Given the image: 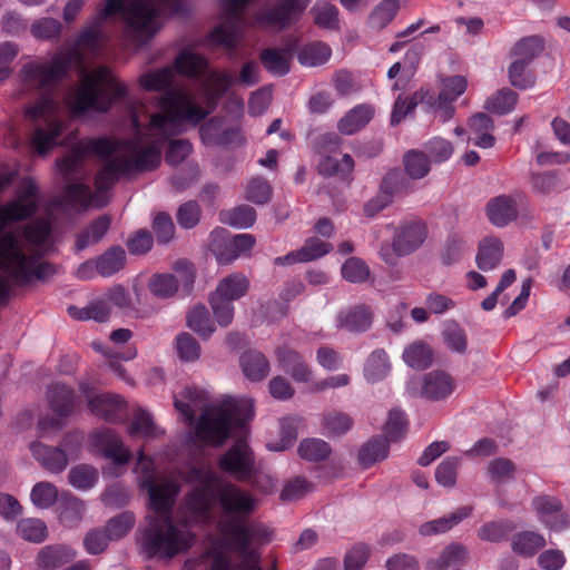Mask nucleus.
Returning a JSON list of instances; mask_svg holds the SVG:
<instances>
[{"label": "nucleus", "mask_w": 570, "mask_h": 570, "mask_svg": "<svg viewBox=\"0 0 570 570\" xmlns=\"http://www.w3.org/2000/svg\"><path fill=\"white\" fill-rule=\"evenodd\" d=\"M176 66H167L156 71L140 76V86L150 91L165 92L157 98L156 107L160 112L149 114L148 126L142 130L140 111L146 107L140 105L132 109L131 124L136 131L134 138L111 139L91 138L77 141L69 154L57 161L60 173L66 179L79 171L86 155H97L106 163L96 176V193L82 183L69 184L63 199L70 206L86 208L90 205L102 207L107 204L106 191L122 176L129 177L135 173L149 171L160 164V146L169 137L180 132L183 124L198 125L209 114L197 105L193 97L183 89H168L174 81Z\"/></svg>", "instance_id": "obj_1"}, {"label": "nucleus", "mask_w": 570, "mask_h": 570, "mask_svg": "<svg viewBox=\"0 0 570 570\" xmlns=\"http://www.w3.org/2000/svg\"><path fill=\"white\" fill-rule=\"evenodd\" d=\"M161 1L156 0H107L105 7L79 32L76 48L56 53L48 62H30L21 69V81L26 90L42 94L35 106L27 110L36 122L31 139L35 150L43 155L56 145L62 132L61 111L58 102L48 95L68 76L73 66L81 67L80 48L96 49L107 37L106 28L111 16L120 11L126 23V33L136 42L151 39L159 30L158 13Z\"/></svg>", "instance_id": "obj_2"}, {"label": "nucleus", "mask_w": 570, "mask_h": 570, "mask_svg": "<svg viewBox=\"0 0 570 570\" xmlns=\"http://www.w3.org/2000/svg\"><path fill=\"white\" fill-rule=\"evenodd\" d=\"M39 203V191L36 183L23 179L16 190L12 202L0 206V268L14 281L26 283L31 278L45 279L55 273L52 265L38 263L33 254H28L24 240L40 247L50 235V223L46 218L32 220L23 228L20 236L6 229L10 222L24 220L31 217Z\"/></svg>", "instance_id": "obj_3"}, {"label": "nucleus", "mask_w": 570, "mask_h": 570, "mask_svg": "<svg viewBox=\"0 0 570 570\" xmlns=\"http://www.w3.org/2000/svg\"><path fill=\"white\" fill-rule=\"evenodd\" d=\"M137 470L144 479L140 487L149 494L151 513L146 518L147 525L141 531L140 546L147 558L169 561L177 554L186 552L195 541V535L173 522V507L178 487L173 481L156 483L153 478V461L138 452Z\"/></svg>", "instance_id": "obj_4"}, {"label": "nucleus", "mask_w": 570, "mask_h": 570, "mask_svg": "<svg viewBox=\"0 0 570 570\" xmlns=\"http://www.w3.org/2000/svg\"><path fill=\"white\" fill-rule=\"evenodd\" d=\"M224 517L219 522L224 544L237 553L240 560L232 562L224 552L213 556L209 570H263L261 554L253 548L272 540L273 531L259 521L250 520L257 500L237 488L229 485L220 495Z\"/></svg>", "instance_id": "obj_5"}, {"label": "nucleus", "mask_w": 570, "mask_h": 570, "mask_svg": "<svg viewBox=\"0 0 570 570\" xmlns=\"http://www.w3.org/2000/svg\"><path fill=\"white\" fill-rule=\"evenodd\" d=\"M207 392L195 386H186L179 396L175 397V407L185 421L191 424L196 412L202 415L196 424V435L199 440L213 445L223 444L233 426H243L254 415V404L250 399L227 396L218 405L209 406Z\"/></svg>", "instance_id": "obj_6"}, {"label": "nucleus", "mask_w": 570, "mask_h": 570, "mask_svg": "<svg viewBox=\"0 0 570 570\" xmlns=\"http://www.w3.org/2000/svg\"><path fill=\"white\" fill-rule=\"evenodd\" d=\"M127 87L119 82L107 67H98L88 73L81 69L80 83L70 89L66 102L73 114L87 110L107 111L112 101L125 97Z\"/></svg>", "instance_id": "obj_7"}, {"label": "nucleus", "mask_w": 570, "mask_h": 570, "mask_svg": "<svg viewBox=\"0 0 570 570\" xmlns=\"http://www.w3.org/2000/svg\"><path fill=\"white\" fill-rule=\"evenodd\" d=\"M250 0H220L222 21L208 33V42L234 51L244 36L248 22L244 9Z\"/></svg>", "instance_id": "obj_8"}, {"label": "nucleus", "mask_w": 570, "mask_h": 570, "mask_svg": "<svg viewBox=\"0 0 570 570\" xmlns=\"http://www.w3.org/2000/svg\"><path fill=\"white\" fill-rule=\"evenodd\" d=\"M179 73L190 78L204 76L203 85L212 97H219L234 83L235 78L227 72L208 70L207 59L191 50L181 51L175 59Z\"/></svg>", "instance_id": "obj_9"}, {"label": "nucleus", "mask_w": 570, "mask_h": 570, "mask_svg": "<svg viewBox=\"0 0 570 570\" xmlns=\"http://www.w3.org/2000/svg\"><path fill=\"white\" fill-rule=\"evenodd\" d=\"M193 473L195 474L196 480L198 481V484L191 490L187 498V508L188 510L194 514L196 519L207 520L210 515L212 505L214 502L215 495H217L218 503L222 510L220 517L218 522L223 519L225 512L220 503V495L222 492L229 485H233L242 491L240 488L233 483H226L222 487H219L216 490L217 484V475L214 471L209 469H197L194 470ZM244 492V490H243ZM246 493V491H245ZM247 494L252 495L249 492ZM217 527H219V523H217ZM220 530V528H218ZM220 537H223L222 531H219ZM224 540V538H222Z\"/></svg>", "instance_id": "obj_10"}, {"label": "nucleus", "mask_w": 570, "mask_h": 570, "mask_svg": "<svg viewBox=\"0 0 570 570\" xmlns=\"http://www.w3.org/2000/svg\"><path fill=\"white\" fill-rule=\"evenodd\" d=\"M428 237L426 225L420 220L401 223L394 230L391 243L381 245L380 257L390 265L395 266L401 257L407 256L417 250Z\"/></svg>", "instance_id": "obj_11"}, {"label": "nucleus", "mask_w": 570, "mask_h": 570, "mask_svg": "<svg viewBox=\"0 0 570 570\" xmlns=\"http://www.w3.org/2000/svg\"><path fill=\"white\" fill-rule=\"evenodd\" d=\"M62 448L48 446L35 441L29 449L33 458L48 471L52 473L62 472L68 465V454L77 453L80 449V436L76 433L67 434L62 441Z\"/></svg>", "instance_id": "obj_12"}, {"label": "nucleus", "mask_w": 570, "mask_h": 570, "mask_svg": "<svg viewBox=\"0 0 570 570\" xmlns=\"http://www.w3.org/2000/svg\"><path fill=\"white\" fill-rule=\"evenodd\" d=\"M455 387V380L449 373L434 370L424 374L420 382L411 381L407 392L431 402H439L448 399Z\"/></svg>", "instance_id": "obj_13"}, {"label": "nucleus", "mask_w": 570, "mask_h": 570, "mask_svg": "<svg viewBox=\"0 0 570 570\" xmlns=\"http://www.w3.org/2000/svg\"><path fill=\"white\" fill-rule=\"evenodd\" d=\"M218 466L237 481H247L255 472L254 453L245 441L238 440L220 456Z\"/></svg>", "instance_id": "obj_14"}, {"label": "nucleus", "mask_w": 570, "mask_h": 570, "mask_svg": "<svg viewBox=\"0 0 570 570\" xmlns=\"http://www.w3.org/2000/svg\"><path fill=\"white\" fill-rule=\"evenodd\" d=\"M307 7L305 0H281L256 14L252 26H275L284 29L298 20Z\"/></svg>", "instance_id": "obj_15"}, {"label": "nucleus", "mask_w": 570, "mask_h": 570, "mask_svg": "<svg viewBox=\"0 0 570 570\" xmlns=\"http://www.w3.org/2000/svg\"><path fill=\"white\" fill-rule=\"evenodd\" d=\"M200 139L206 146H239L244 142V136L239 128H224L219 117H213L199 128Z\"/></svg>", "instance_id": "obj_16"}, {"label": "nucleus", "mask_w": 570, "mask_h": 570, "mask_svg": "<svg viewBox=\"0 0 570 570\" xmlns=\"http://www.w3.org/2000/svg\"><path fill=\"white\" fill-rule=\"evenodd\" d=\"M532 507L539 518L548 528L562 530L569 525L562 503L556 497L539 495L533 499Z\"/></svg>", "instance_id": "obj_17"}, {"label": "nucleus", "mask_w": 570, "mask_h": 570, "mask_svg": "<svg viewBox=\"0 0 570 570\" xmlns=\"http://www.w3.org/2000/svg\"><path fill=\"white\" fill-rule=\"evenodd\" d=\"M91 440L107 459L117 464L126 463L130 452L124 446L118 435L110 429L98 430L91 434Z\"/></svg>", "instance_id": "obj_18"}, {"label": "nucleus", "mask_w": 570, "mask_h": 570, "mask_svg": "<svg viewBox=\"0 0 570 570\" xmlns=\"http://www.w3.org/2000/svg\"><path fill=\"white\" fill-rule=\"evenodd\" d=\"M256 239L250 234H238L226 239L222 245H215L214 253L220 264H230L239 256L252 250Z\"/></svg>", "instance_id": "obj_19"}, {"label": "nucleus", "mask_w": 570, "mask_h": 570, "mask_svg": "<svg viewBox=\"0 0 570 570\" xmlns=\"http://www.w3.org/2000/svg\"><path fill=\"white\" fill-rule=\"evenodd\" d=\"M485 212L490 223L497 227H504L518 217L515 200L507 195L490 199Z\"/></svg>", "instance_id": "obj_20"}, {"label": "nucleus", "mask_w": 570, "mask_h": 570, "mask_svg": "<svg viewBox=\"0 0 570 570\" xmlns=\"http://www.w3.org/2000/svg\"><path fill=\"white\" fill-rule=\"evenodd\" d=\"M372 312L365 305H356L341 311L336 316V326L348 332L361 333L370 328Z\"/></svg>", "instance_id": "obj_21"}, {"label": "nucleus", "mask_w": 570, "mask_h": 570, "mask_svg": "<svg viewBox=\"0 0 570 570\" xmlns=\"http://www.w3.org/2000/svg\"><path fill=\"white\" fill-rule=\"evenodd\" d=\"M88 406L92 414L106 421L116 422L119 419V412L124 409V402L119 395L99 394L88 401Z\"/></svg>", "instance_id": "obj_22"}, {"label": "nucleus", "mask_w": 570, "mask_h": 570, "mask_svg": "<svg viewBox=\"0 0 570 570\" xmlns=\"http://www.w3.org/2000/svg\"><path fill=\"white\" fill-rule=\"evenodd\" d=\"M239 363L244 375L250 381L259 382L269 373V362L259 351L248 350L244 352Z\"/></svg>", "instance_id": "obj_23"}, {"label": "nucleus", "mask_w": 570, "mask_h": 570, "mask_svg": "<svg viewBox=\"0 0 570 570\" xmlns=\"http://www.w3.org/2000/svg\"><path fill=\"white\" fill-rule=\"evenodd\" d=\"M469 558L468 549L460 543L446 546L438 558L426 563V570H446L448 568L462 566Z\"/></svg>", "instance_id": "obj_24"}, {"label": "nucleus", "mask_w": 570, "mask_h": 570, "mask_svg": "<svg viewBox=\"0 0 570 570\" xmlns=\"http://www.w3.org/2000/svg\"><path fill=\"white\" fill-rule=\"evenodd\" d=\"M389 441L382 436L367 440L358 450L357 462L363 469H368L389 455Z\"/></svg>", "instance_id": "obj_25"}, {"label": "nucleus", "mask_w": 570, "mask_h": 570, "mask_svg": "<svg viewBox=\"0 0 570 570\" xmlns=\"http://www.w3.org/2000/svg\"><path fill=\"white\" fill-rule=\"evenodd\" d=\"M503 257V244L497 237H487L479 245L478 267L484 272L494 269Z\"/></svg>", "instance_id": "obj_26"}, {"label": "nucleus", "mask_w": 570, "mask_h": 570, "mask_svg": "<svg viewBox=\"0 0 570 570\" xmlns=\"http://www.w3.org/2000/svg\"><path fill=\"white\" fill-rule=\"evenodd\" d=\"M471 512L472 508L462 507L458 509L455 512H452L448 517L439 518L423 523L420 527L419 532L423 537L444 533L451 530L458 523H460L463 519L468 518L471 514Z\"/></svg>", "instance_id": "obj_27"}, {"label": "nucleus", "mask_w": 570, "mask_h": 570, "mask_svg": "<svg viewBox=\"0 0 570 570\" xmlns=\"http://www.w3.org/2000/svg\"><path fill=\"white\" fill-rule=\"evenodd\" d=\"M248 278L240 273H234L219 281L212 295L233 302L243 297L248 292Z\"/></svg>", "instance_id": "obj_28"}, {"label": "nucleus", "mask_w": 570, "mask_h": 570, "mask_svg": "<svg viewBox=\"0 0 570 570\" xmlns=\"http://www.w3.org/2000/svg\"><path fill=\"white\" fill-rule=\"evenodd\" d=\"M493 128L492 118L484 112H478L469 119V129L476 136L473 140L480 148H492L494 146L495 138L491 134Z\"/></svg>", "instance_id": "obj_29"}, {"label": "nucleus", "mask_w": 570, "mask_h": 570, "mask_svg": "<svg viewBox=\"0 0 570 570\" xmlns=\"http://www.w3.org/2000/svg\"><path fill=\"white\" fill-rule=\"evenodd\" d=\"M48 400L51 410L60 417H65L72 411L75 393L69 386L57 383L49 386Z\"/></svg>", "instance_id": "obj_30"}, {"label": "nucleus", "mask_w": 570, "mask_h": 570, "mask_svg": "<svg viewBox=\"0 0 570 570\" xmlns=\"http://www.w3.org/2000/svg\"><path fill=\"white\" fill-rule=\"evenodd\" d=\"M75 556V551L66 546H47L39 551L37 562L43 569H56L70 562Z\"/></svg>", "instance_id": "obj_31"}, {"label": "nucleus", "mask_w": 570, "mask_h": 570, "mask_svg": "<svg viewBox=\"0 0 570 570\" xmlns=\"http://www.w3.org/2000/svg\"><path fill=\"white\" fill-rule=\"evenodd\" d=\"M68 313L72 318L78 321L94 320L95 322L104 323L109 320L111 307L108 302L102 298L92 301L81 308L69 306Z\"/></svg>", "instance_id": "obj_32"}, {"label": "nucleus", "mask_w": 570, "mask_h": 570, "mask_svg": "<svg viewBox=\"0 0 570 570\" xmlns=\"http://www.w3.org/2000/svg\"><path fill=\"white\" fill-rule=\"evenodd\" d=\"M373 117V109L368 105H358L350 110L338 122V130L343 135H353L362 129Z\"/></svg>", "instance_id": "obj_33"}, {"label": "nucleus", "mask_w": 570, "mask_h": 570, "mask_svg": "<svg viewBox=\"0 0 570 570\" xmlns=\"http://www.w3.org/2000/svg\"><path fill=\"white\" fill-rule=\"evenodd\" d=\"M126 253L120 246H114L96 259V268L104 277L111 276L124 268Z\"/></svg>", "instance_id": "obj_34"}, {"label": "nucleus", "mask_w": 570, "mask_h": 570, "mask_svg": "<svg viewBox=\"0 0 570 570\" xmlns=\"http://www.w3.org/2000/svg\"><path fill=\"white\" fill-rule=\"evenodd\" d=\"M432 348L422 341L411 343L403 352L404 362L415 370H425L432 364Z\"/></svg>", "instance_id": "obj_35"}, {"label": "nucleus", "mask_w": 570, "mask_h": 570, "mask_svg": "<svg viewBox=\"0 0 570 570\" xmlns=\"http://www.w3.org/2000/svg\"><path fill=\"white\" fill-rule=\"evenodd\" d=\"M261 61L267 71L284 76L289 71L291 55L285 49L267 48L261 52Z\"/></svg>", "instance_id": "obj_36"}, {"label": "nucleus", "mask_w": 570, "mask_h": 570, "mask_svg": "<svg viewBox=\"0 0 570 570\" xmlns=\"http://www.w3.org/2000/svg\"><path fill=\"white\" fill-rule=\"evenodd\" d=\"M318 173L322 176H340L345 177L350 175L354 169V160L351 155L345 154L341 159L332 156H324L317 166Z\"/></svg>", "instance_id": "obj_37"}, {"label": "nucleus", "mask_w": 570, "mask_h": 570, "mask_svg": "<svg viewBox=\"0 0 570 570\" xmlns=\"http://www.w3.org/2000/svg\"><path fill=\"white\" fill-rule=\"evenodd\" d=\"M421 104L426 105L430 111L442 122L451 119L455 112V107L452 101L442 99L440 95L436 96L435 92L430 89H421Z\"/></svg>", "instance_id": "obj_38"}, {"label": "nucleus", "mask_w": 570, "mask_h": 570, "mask_svg": "<svg viewBox=\"0 0 570 570\" xmlns=\"http://www.w3.org/2000/svg\"><path fill=\"white\" fill-rule=\"evenodd\" d=\"M390 372L387 354L384 350L373 351L367 357L364 366V375L368 382H379Z\"/></svg>", "instance_id": "obj_39"}, {"label": "nucleus", "mask_w": 570, "mask_h": 570, "mask_svg": "<svg viewBox=\"0 0 570 570\" xmlns=\"http://www.w3.org/2000/svg\"><path fill=\"white\" fill-rule=\"evenodd\" d=\"M110 227V218L107 215L99 216L88 228L81 232L77 238V249L82 250L89 245L98 243L108 232Z\"/></svg>", "instance_id": "obj_40"}, {"label": "nucleus", "mask_w": 570, "mask_h": 570, "mask_svg": "<svg viewBox=\"0 0 570 570\" xmlns=\"http://www.w3.org/2000/svg\"><path fill=\"white\" fill-rule=\"evenodd\" d=\"M59 519L68 527L80 522L85 513V503L71 494H62L59 503Z\"/></svg>", "instance_id": "obj_41"}, {"label": "nucleus", "mask_w": 570, "mask_h": 570, "mask_svg": "<svg viewBox=\"0 0 570 570\" xmlns=\"http://www.w3.org/2000/svg\"><path fill=\"white\" fill-rule=\"evenodd\" d=\"M517 529L511 520H500L484 523L478 531V537L483 541L502 542Z\"/></svg>", "instance_id": "obj_42"}, {"label": "nucleus", "mask_w": 570, "mask_h": 570, "mask_svg": "<svg viewBox=\"0 0 570 570\" xmlns=\"http://www.w3.org/2000/svg\"><path fill=\"white\" fill-rule=\"evenodd\" d=\"M17 534L32 543H41L48 537L46 523L37 518H24L17 523Z\"/></svg>", "instance_id": "obj_43"}, {"label": "nucleus", "mask_w": 570, "mask_h": 570, "mask_svg": "<svg viewBox=\"0 0 570 570\" xmlns=\"http://www.w3.org/2000/svg\"><path fill=\"white\" fill-rule=\"evenodd\" d=\"M331 48L323 42H312L304 46L298 52V62L306 67L324 65L331 57Z\"/></svg>", "instance_id": "obj_44"}, {"label": "nucleus", "mask_w": 570, "mask_h": 570, "mask_svg": "<svg viewBox=\"0 0 570 570\" xmlns=\"http://www.w3.org/2000/svg\"><path fill=\"white\" fill-rule=\"evenodd\" d=\"M511 546L514 552L530 557L546 546V540L537 532L523 531L513 537Z\"/></svg>", "instance_id": "obj_45"}, {"label": "nucleus", "mask_w": 570, "mask_h": 570, "mask_svg": "<svg viewBox=\"0 0 570 570\" xmlns=\"http://www.w3.org/2000/svg\"><path fill=\"white\" fill-rule=\"evenodd\" d=\"M544 48L543 39L539 36H530L519 40L512 50V56L517 60L531 63Z\"/></svg>", "instance_id": "obj_46"}, {"label": "nucleus", "mask_w": 570, "mask_h": 570, "mask_svg": "<svg viewBox=\"0 0 570 570\" xmlns=\"http://www.w3.org/2000/svg\"><path fill=\"white\" fill-rule=\"evenodd\" d=\"M131 436H141L145 439H154L163 433V431L154 423L150 413L138 410L128 429Z\"/></svg>", "instance_id": "obj_47"}, {"label": "nucleus", "mask_w": 570, "mask_h": 570, "mask_svg": "<svg viewBox=\"0 0 570 570\" xmlns=\"http://www.w3.org/2000/svg\"><path fill=\"white\" fill-rule=\"evenodd\" d=\"M175 351L180 361L194 363L202 355V347L198 341L187 332L178 334L175 338Z\"/></svg>", "instance_id": "obj_48"}, {"label": "nucleus", "mask_w": 570, "mask_h": 570, "mask_svg": "<svg viewBox=\"0 0 570 570\" xmlns=\"http://www.w3.org/2000/svg\"><path fill=\"white\" fill-rule=\"evenodd\" d=\"M353 420L343 412L331 411L323 415V431L328 436H340L351 430Z\"/></svg>", "instance_id": "obj_49"}, {"label": "nucleus", "mask_w": 570, "mask_h": 570, "mask_svg": "<svg viewBox=\"0 0 570 570\" xmlns=\"http://www.w3.org/2000/svg\"><path fill=\"white\" fill-rule=\"evenodd\" d=\"M187 326L205 338H208L215 331L209 313L204 305H198L188 313Z\"/></svg>", "instance_id": "obj_50"}, {"label": "nucleus", "mask_w": 570, "mask_h": 570, "mask_svg": "<svg viewBox=\"0 0 570 570\" xmlns=\"http://www.w3.org/2000/svg\"><path fill=\"white\" fill-rule=\"evenodd\" d=\"M341 274L348 283L362 284L370 279L371 269L363 259L350 257L343 263Z\"/></svg>", "instance_id": "obj_51"}, {"label": "nucleus", "mask_w": 570, "mask_h": 570, "mask_svg": "<svg viewBox=\"0 0 570 570\" xmlns=\"http://www.w3.org/2000/svg\"><path fill=\"white\" fill-rule=\"evenodd\" d=\"M297 452L302 459L317 462L327 459L332 449L324 440L305 439L299 443Z\"/></svg>", "instance_id": "obj_52"}, {"label": "nucleus", "mask_w": 570, "mask_h": 570, "mask_svg": "<svg viewBox=\"0 0 570 570\" xmlns=\"http://www.w3.org/2000/svg\"><path fill=\"white\" fill-rule=\"evenodd\" d=\"M255 220L256 212L248 205H240L222 213V222L236 228H248Z\"/></svg>", "instance_id": "obj_53"}, {"label": "nucleus", "mask_w": 570, "mask_h": 570, "mask_svg": "<svg viewBox=\"0 0 570 570\" xmlns=\"http://www.w3.org/2000/svg\"><path fill=\"white\" fill-rule=\"evenodd\" d=\"M410 188V180L399 169L389 171L382 179L380 189L393 202L397 195Z\"/></svg>", "instance_id": "obj_54"}, {"label": "nucleus", "mask_w": 570, "mask_h": 570, "mask_svg": "<svg viewBox=\"0 0 570 570\" xmlns=\"http://www.w3.org/2000/svg\"><path fill=\"white\" fill-rule=\"evenodd\" d=\"M30 498L38 509H49L57 502L58 490L52 483L41 481L33 485Z\"/></svg>", "instance_id": "obj_55"}, {"label": "nucleus", "mask_w": 570, "mask_h": 570, "mask_svg": "<svg viewBox=\"0 0 570 570\" xmlns=\"http://www.w3.org/2000/svg\"><path fill=\"white\" fill-rule=\"evenodd\" d=\"M314 14V22L326 29H336L338 27V10L337 8L326 1H318L312 9Z\"/></svg>", "instance_id": "obj_56"}, {"label": "nucleus", "mask_w": 570, "mask_h": 570, "mask_svg": "<svg viewBox=\"0 0 570 570\" xmlns=\"http://www.w3.org/2000/svg\"><path fill=\"white\" fill-rule=\"evenodd\" d=\"M149 291L159 298L173 296L178 289V278L173 274H156L151 276Z\"/></svg>", "instance_id": "obj_57"}, {"label": "nucleus", "mask_w": 570, "mask_h": 570, "mask_svg": "<svg viewBox=\"0 0 570 570\" xmlns=\"http://www.w3.org/2000/svg\"><path fill=\"white\" fill-rule=\"evenodd\" d=\"M61 31V22L49 17L37 19L30 26V33L38 40L56 39L60 36Z\"/></svg>", "instance_id": "obj_58"}, {"label": "nucleus", "mask_w": 570, "mask_h": 570, "mask_svg": "<svg viewBox=\"0 0 570 570\" xmlns=\"http://www.w3.org/2000/svg\"><path fill=\"white\" fill-rule=\"evenodd\" d=\"M69 483L79 490H88L98 480V472L95 468L86 464L73 466L68 474Z\"/></svg>", "instance_id": "obj_59"}, {"label": "nucleus", "mask_w": 570, "mask_h": 570, "mask_svg": "<svg viewBox=\"0 0 570 570\" xmlns=\"http://www.w3.org/2000/svg\"><path fill=\"white\" fill-rule=\"evenodd\" d=\"M517 98L518 96L513 90L504 88L487 100L485 108L489 111L504 115L513 110Z\"/></svg>", "instance_id": "obj_60"}, {"label": "nucleus", "mask_w": 570, "mask_h": 570, "mask_svg": "<svg viewBox=\"0 0 570 570\" xmlns=\"http://www.w3.org/2000/svg\"><path fill=\"white\" fill-rule=\"evenodd\" d=\"M407 430V420L405 413L399 409L389 412V417L384 426L385 440L395 442L400 440Z\"/></svg>", "instance_id": "obj_61"}, {"label": "nucleus", "mask_w": 570, "mask_h": 570, "mask_svg": "<svg viewBox=\"0 0 570 570\" xmlns=\"http://www.w3.org/2000/svg\"><path fill=\"white\" fill-rule=\"evenodd\" d=\"M404 167L406 174L412 179H421L430 171L429 159L425 154L417 150H410L404 156Z\"/></svg>", "instance_id": "obj_62"}, {"label": "nucleus", "mask_w": 570, "mask_h": 570, "mask_svg": "<svg viewBox=\"0 0 570 570\" xmlns=\"http://www.w3.org/2000/svg\"><path fill=\"white\" fill-rule=\"evenodd\" d=\"M397 10L399 2L396 0H384L371 13L370 24L376 29L384 28L394 19Z\"/></svg>", "instance_id": "obj_63"}, {"label": "nucleus", "mask_w": 570, "mask_h": 570, "mask_svg": "<svg viewBox=\"0 0 570 570\" xmlns=\"http://www.w3.org/2000/svg\"><path fill=\"white\" fill-rule=\"evenodd\" d=\"M332 249L333 245L331 243L321 240L317 237H309L298 249V255L302 257V262L306 263L325 256Z\"/></svg>", "instance_id": "obj_64"}]
</instances>
